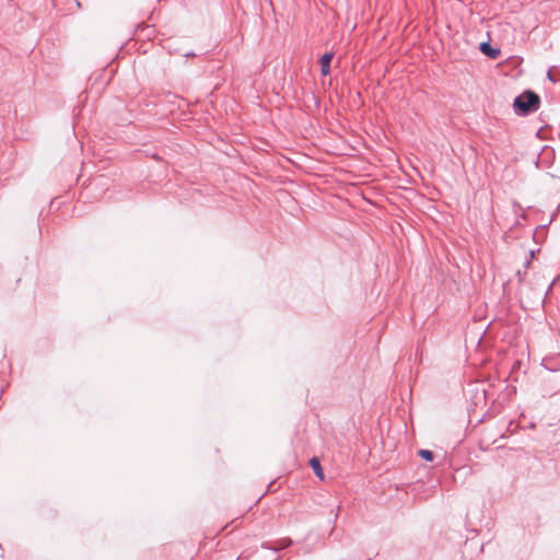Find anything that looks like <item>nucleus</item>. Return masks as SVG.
Masks as SVG:
<instances>
[{
    "instance_id": "39448f33",
    "label": "nucleus",
    "mask_w": 560,
    "mask_h": 560,
    "mask_svg": "<svg viewBox=\"0 0 560 560\" xmlns=\"http://www.w3.org/2000/svg\"><path fill=\"white\" fill-rule=\"evenodd\" d=\"M292 545V540L290 538H282L276 542V546L272 547L275 550L283 549Z\"/></svg>"
},
{
    "instance_id": "f03ea898",
    "label": "nucleus",
    "mask_w": 560,
    "mask_h": 560,
    "mask_svg": "<svg viewBox=\"0 0 560 560\" xmlns=\"http://www.w3.org/2000/svg\"><path fill=\"white\" fill-rule=\"evenodd\" d=\"M334 55L331 52H326L320 58V72L323 75H327L330 72V62L332 60Z\"/></svg>"
},
{
    "instance_id": "423d86ee",
    "label": "nucleus",
    "mask_w": 560,
    "mask_h": 560,
    "mask_svg": "<svg viewBox=\"0 0 560 560\" xmlns=\"http://www.w3.org/2000/svg\"><path fill=\"white\" fill-rule=\"evenodd\" d=\"M419 455L423 459L429 460V462H431L433 459V457H434L433 453L431 451H429V450H420L419 451Z\"/></svg>"
},
{
    "instance_id": "0eeeda50",
    "label": "nucleus",
    "mask_w": 560,
    "mask_h": 560,
    "mask_svg": "<svg viewBox=\"0 0 560 560\" xmlns=\"http://www.w3.org/2000/svg\"><path fill=\"white\" fill-rule=\"evenodd\" d=\"M547 78H548L550 81L556 82V79L552 77L551 71H548V73H547Z\"/></svg>"
},
{
    "instance_id": "7ed1b4c3",
    "label": "nucleus",
    "mask_w": 560,
    "mask_h": 560,
    "mask_svg": "<svg viewBox=\"0 0 560 560\" xmlns=\"http://www.w3.org/2000/svg\"><path fill=\"white\" fill-rule=\"evenodd\" d=\"M480 50L492 59L498 58L500 55V50L492 48L489 43H481Z\"/></svg>"
},
{
    "instance_id": "f257e3e1",
    "label": "nucleus",
    "mask_w": 560,
    "mask_h": 560,
    "mask_svg": "<svg viewBox=\"0 0 560 560\" xmlns=\"http://www.w3.org/2000/svg\"><path fill=\"white\" fill-rule=\"evenodd\" d=\"M539 104V96L534 92H525L518 95L513 103L516 112L527 114L535 110Z\"/></svg>"
},
{
    "instance_id": "20e7f679",
    "label": "nucleus",
    "mask_w": 560,
    "mask_h": 560,
    "mask_svg": "<svg viewBox=\"0 0 560 560\" xmlns=\"http://www.w3.org/2000/svg\"><path fill=\"white\" fill-rule=\"evenodd\" d=\"M310 464H311V467L313 468L314 472L316 474V476L319 477L320 479H323L324 475H323V469H322L319 459L317 457H313L310 460Z\"/></svg>"
}]
</instances>
